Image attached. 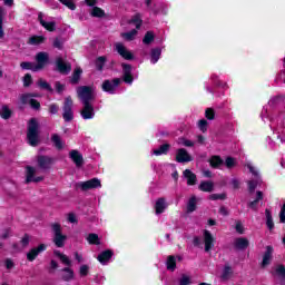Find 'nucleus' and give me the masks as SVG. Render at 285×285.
<instances>
[{
  "mask_svg": "<svg viewBox=\"0 0 285 285\" xmlns=\"http://www.w3.org/2000/svg\"><path fill=\"white\" fill-rule=\"evenodd\" d=\"M269 127L273 129L274 135H276L277 139H279L281 144H285V115L281 114L277 117L269 119Z\"/></svg>",
  "mask_w": 285,
  "mask_h": 285,
  "instance_id": "1",
  "label": "nucleus"
},
{
  "mask_svg": "<svg viewBox=\"0 0 285 285\" xmlns=\"http://www.w3.org/2000/svg\"><path fill=\"white\" fill-rule=\"evenodd\" d=\"M27 139L30 146L39 144V121L36 118H32L28 124Z\"/></svg>",
  "mask_w": 285,
  "mask_h": 285,
  "instance_id": "2",
  "label": "nucleus"
},
{
  "mask_svg": "<svg viewBox=\"0 0 285 285\" xmlns=\"http://www.w3.org/2000/svg\"><path fill=\"white\" fill-rule=\"evenodd\" d=\"M130 23H132L134 26H136V29H132L131 31L128 32H124L121 33L122 39H125V41H135V39H137V35L140 28H141V16L136 14L131 18Z\"/></svg>",
  "mask_w": 285,
  "mask_h": 285,
  "instance_id": "3",
  "label": "nucleus"
},
{
  "mask_svg": "<svg viewBox=\"0 0 285 285\" xmlns=\"http://www.w3.org/2000/svg\"><path fill=\"white\" fill-rule=\"evenodd\" d=\"M51 228L53 233V244H56L58 248H63V246H66V239H68V236L63 235L61 232V225L55 223L51 225Z\"/></svg>",
  "mask_w": 285,
  "mask_h": 285,
  "instance_id": "4",
  "label": "nucleus"
},
{
  "mask_svg": "<svg viewBox=\"0 0 285 285\" xmlns=\"http://www.w3.org/2000/svg\"><path fill=\"white\" fill-rule=\"evenodd\" d=\"M77 95L82 104H90L95 99V89L88 86L78 87Z\"/></svg>",
  "mask_w": 285,
  "mask_h": 285,
  "instance_id": "5",
  "label": "nucleus"
},
{
  "mask_svg": "<svg viewBox=\"0 0 285 285\" xmlns=\"http://www.w3.org/2000/svg\"><path fill=\"white\" fill-rule=\"evenodd\" d=\"M246 167L248 168L249 173L254 175V179L248 181V189L250 190V193H253V190L257 188V184H259V170H257L250 161L246 163Z\"/></svg>",
  "mask_w": 285,
  "mask_h": 285,
  "instance_id": "6",
  "label": "nucleus"
},
{
  "mask_svg": "<svg viewBox=\"0 0 285 285\" xmlns=\"http://www.w3.org/2000/svg\"><path fill=\"white\" fill-rule=\"evenodd\" d=\"M62 110H63L62 117L65 121H72V119H75V114L72 112V98L70 97L65 98Z\"/></svg>",
  "mask_w": 285,
  "mask_h": 285,
  "instance_id": "7",
  "label": "nucleus"
},
{
  "mask_svg": "<svg viewBox=\"0 0 285 285\" xmlns=\"http://www.w3.org/2000/svg\"><path fill=\"white\" fill-rule=\"evenodd\" d=\"M203 244L205 246V253H210L215 247V236L208 229L203 230Z\"/></svg>",
  "mask_w": 285,
  "mask_h": 285,
  "instance_id": "8",
  "label": "nucleus"
},
{
  "mask_svg": "<svg viewBox=\"0 0 285 285\" xmlns=\"http://www.w3.org/2000/svg\"><path fill=\"white\" fill-rule=\"evenodd\" d=\"M36 61L37 70H43L45 66H48L50 61V55L46 51H40L36 55Z\"/></svg>",
  "mask_w": 285,
  "mask_h": 285,
  "instance_id": "9",
  "label": "nucleus"
},
{
  "mask_svg": "<svg viewBox=\"0 0 285 285\" xmlns=\"http://www.w3.org/2000/svg\"><path fill=\"white\" fill-rule=\"evenodd\" d=\"M26 181L27 184L35 183L39 184V181H43V176H37V169L33 167L27 166L26 167Z\"/></svg>",
  "mask_w": 285,
  "mask_h": 285,
  "instance_id": "10",
  "label": "nucleus"
},
{
  "mask_svg": "<svg viewBox=\"0 0 285 285\" xmlns=\"http://www.w3.org/2000/svg\"><path fill=\"white\" fill-rule=\"evenodd\" d=\"M115 48L116 52H118V55H120L122 59H126L127 61H132V59H135V55H132V51L128 50V48H126L124 43L117 42L115 45Z\"/></svg>",
  "mask_w": 285,
  "mask_h": 285,
  "instance_id": "11",
  "label": "nucleus"
},
{
  "mask_svg": "<svg viewBox=\"0 0 285 285\" xmlns=\"http://www.w3.org/2000/svg\"><path fill=\"white\" fill-rule=\"evenodd\" d=\"M78 188H81V190H92L95 188H101V180H99V178H92L87 181H80L78 183Z\"/></svg>",
  "mask_w": 285,
  "mask_h": 285,
  "instance_id": "12",
  "label": "nucleus"
},
{
  "mask_svg": "<svg viewBox=\"0 0 285 285\" xmlns=\"http://www.w3.org/2000/svg\"><path fill=\"white\" fill-rule=\"evenodd\" d=\"M121 68H122V81H125V83H129V86L132 85V82L135 81V76L132 75V66L128 63H122Z\"/></svg>",
  "mask_w": 285,
  "mask_h": 285,
  "instance_id": "13",
  "label": "nucleus"
},
{
  "mask_svg": "<svg viewBox=\"0 0 285 285\" xmlns=\"http://www.w3.org/2000/svg\"><path fill=\"white\" fill-rule=\"evenodd\" d=\"M119 83H121V79L116 78L114 80H106L102 83V90L105 92H109V95H115V90H117V88H119Z\"/></svg>",
  "mask_w": 285,
  "mask_h": 285,
  "instance_id": "14",
  "label": "nucleus"
},
{
  "mask_svg": "<svg viewBox=\"0 0 285 285\" xmlns=\"http://www.w3.org/2000/svg\"><path fill=\"white\" fill-rule=\"evenodd\" d=\"M176 161L178 164H188L193 161V156L185 148H180L176 151Z\"/></svg>",
  "mask_w": 285,
  "mask_h": 285,
  "instance_id": "15",
  "label": "nucleus"
},
{
  "mask_svg": "<svg viewBox=\"0 0 285 285\" xmlns=\"http://www.w3.org/2000/svg\"><path fill=\"white\" fill-rule=\"evenodd\" d=\"M35 96L32 94H24L20 96V104H30L31 108L35 110H39L41 108V104L39 101L35 100Z\"/></svg>",
  "mask_w": 285,
  "mask_h": 285,
  "instance_id": "16",
  "label": "nucleus"
},
{
  "mask_svg": "<svg viewBox=\"0 0 285 285\" xmlns=\"http://www.w3.org/2000/svg\"><path fill=\"white\" fill-rule=\"evenodd\" d=\"M46 248H48L46 244H40L38 247L30 249V252L27 254V259L29 262H35V259L39 257L40 253H43Z\"/></svg>",
  "mask_w": 285,
  "mask_h": 285,
  "instance_id": "17",
  "label": "nucleus"
},
{
  "mask_svg": "<svg viewBox=\"0 0 285 285\" xmlns=\"http://www.w3.org/2000/svg\"><path fill=\"white\" fill-rule=\"evenodd\" d=\"M82 119H95V107L90 102L83 104V108L80 111Z\"/></svg>",
  "mask_w": 285,
  "mask_h": 285,
  "instance_id": "18",
  "label": "nucleus"
},
{
  "mask_svg": "<svg viewBox=\"0 0 285 285\" xmlns=\"http://www.w3.org/2000/svg\"><path fill=\"white\" fill-rule=\"evenodd\" d=\"M69 157L73 161L77 168H81V166H83V156L81 155V153H79V150L77 149L71 150L69 153Z\"/></svg>",
  "mask_w": 285,
  "mask_h": 285,
  "instance_id": "19",
  "label": "nucleus"
},
{
  "mask_svg": "<svg viewBox=\"0 0 285 285\" xmlns=\"http://www.w3.org/2000/svg\"><path fill=\"white\" fill-rule=\"evenodd\" d=\"M57 70L60 71L61 75H68L70 70H72V67L70 63L65 62L63 59L57 58L56 60Z\"/></svg>",
  "mask_w": 285,
  "mask_h": 285,
  "instance_id": "20",
  "label": "nucleus"
},
{
  "mask_svg": "<svg viewBox=\"0 0 285 285\" xmlns=\"http://www.w3.org/2000/svg\"><path fill=\"white\" fill-rule=\"evenodd\" d=\"M166 208H168V202H166V198H158L155 204L156 215H161L166 212Z\"/></svg>",
  "mask_w": 285,
  "mask_h": 285,
  "instance_id": "21",
  "label": "nucleus"
},
{
  "mask_svg": "<svg viewBox=\"0 0 285 285\" xmlns=\"http://www.w3.org/2000/svg\"><path fill=\"white\" fill-rule=\"evenodd\" d=\"M38 19H39L40 24L46 30H48L49 32H55V28H56L55 21H47L46 19H43V13H39Z\"/></svg>",
  "mask_w": 285,
  "mask_h": 285,
  "instance_id": "22",
  "label": "nucleus"
},
{
  "mask_svg": "<svg viewBox=\"0 0 285 285\" xmlns=\"http://www.w3.org/2000/svg\"><path fill=\"white\" fill-rule=\"evenodd\" d=\"M272 259H273V246H267L265 254L263 255V262H262L263 268H266V266L271 264Z\"/></svg>",
  "mask_w": 285,
  "mask_h": 285,
  "instance_id": "23",
  "label": "nucleus"
},
{
  "mask_svg": "<svg viewBox=\"0 0 285 285\" xmlns=\"http://www.w3.org/2000/svg\"><path fill=\"white\" fill-rule=\"evenodd\" d=\"M111 257H112V250L107 249V250L100 253V254L98 255L97 259H98V262H99L100 264H102L104 266H106V264H108V262H110Z\"/></svg>",
  "mask_w": 285,
  "mask_h": 285,
  "instance_id": "24",
  "label": "nucleus"
},
{
  "mask_svg": "<svg viewBox=\"0 0 285 285\" xmlns=\"http://www.w3.org/2000/svg\"><path fill=\"white\" fill-rule=\"evenodd\" d=\"M61 279H63V282H72V279H75V271H72V268L66 267L61 269Z\"/></svg>",
  "mask_w": 285,
  "mask_h": 285,
  "instance_id": "25",
  "label": "nucleus"
},
{
  "mask_svg": "<svg viewBox=\"0 0 285 285\" xmlns=\"http://www.w3.org/2000/svg\"><path fill=\"white\" fill-rule=\"evenodd\" d=\"M248 239L244 237L236 238L234 242V246L237 250H246V248H248Z\"/></svg>",
  "mask_w": 285,
  "mask_h": 285,
  "instance_id": "26",
  "label": "nucleus"
},
{
  "mask_svg": "<svg viewBox=\"0 0 285 285\" xmlns=\"http://www.w3.org/2000/svg\"><path fill=\"white\" fill-rule=\"evenodd\" d=\"M199 190L203 193H213V190H215V184L209 180L202 181L199 185Z\"/></svg>",
  "mask_w": 285,
  "mask_h": 285,
  "instance_id": "27",
  "label": "nucleus"
},
{
  "mask_svg": "<svg viewBox=\"0 0 285 285\" xmlns=\"http://www.w3.org/2000/svg\"><path fill=\"white\" fill-rule=\"evenodd\" d=\"M184 177L185 179H187L188 186H195V184H197V176L194 173H191L189 169H186L184 171Z\"/></svg>",
  "mask_w": 285,
  "mask_h": 285,
  "instance_id": "28",
  "label": "nucleus"
},
{
  "mask_svg": "<svg viewBox=\"0 0 285 285\" xmlns=\"http://www.w3.org/2000/svg\"><path fill=\"white\" fill-rule=\"evenodd\" d=\"M29 46H41V43H46L45 36H31L28 40Z\"/></svg>",
  "mask_w": 285,
  "mask_h": 285,
  "instance_id": "29",
  "label": "nucleus"
},
{
  "mask_svg": "<svg viewBox=\"0 0 285 285\" xmlns=\"http://www.w3.org/2000/svg\"><path fill=\"white\" fill-rule=\"evenodd\" d=\"M52 158L48 156H40L38 157V166L41 168H48L49 166H52Z\"/></svg>",
  "mask_w": 285,
  "mask_h": 285,
  "instance_id": "30",
  "label": "nucleus"
},
{
  "mask_svg": "<svg viewBox=\"0 0 285 285\" xmlns=\"http://www.w3.org/2000/svg\"><path fill=\"white\" fill-rule=\"evenodd\" d=\"M265 217H266V226L269 233H273V230L275 229V223L273 222V215L271 214L269 209L265 210Z\"/></svg>",
  "mask_w": 285,
  "mask_h": 285,
  "instance_id": "31",
  "label": "nucleus"
},
{
  "mask_svg": "<svg viewBox=\"0 0 285 285\" xmlns=\"http://www.w3.org/2000/svg\"><path fill=\"white\" fill-rule=\"evenodd\" d=\"M53 255H56V257H58L65 266H72V261H70V258L61 252L55 250Z\"/></svg>",
  "mask_w": 285,
  "mask_h": 285,
  "instance_id": "32",
  "label": "nucleus"
},
{
  "mask_svg": "<svg viewBox=\"0 0 285 285\" xmlns=\"http://www.w3.org/2000/svg\"><path fill=\"white\" fill-rule=\"evenodd\" d=\"M0 117L2 119H10L12 117V109L8 105L0 107Z\"/></svg>",
  "mask_w": 285,
  "mask_h": 285,
  "instance_id": "33",
  "label": "nucleus"
},
{
  "mask_svg": "<svg viewBox=\"0 0 285 285\" xmlns=\"http://www.w3.org/2000/svg\"><path fill=\"white\" fill-rule=\"evenodd\" d=\"M209 164L212 168H222V166H224V160L219 156H213L209 159Z\"/></svg>",
  "mask_w": 285,
  "mask_h": 285,
  "instance_id": "34",
  "label": "nucleus"
},
{
  "mask_svg": "<svg viewBox=\"0 0 285 285\" xmlns=\"http://www.w3.org/2000/svg\"><path fill=\"white\" fill-rule=\"evenodd\" d=\"M170 150V145L165 144L160 146L158 149H154L151 155H156V157H159L161 155H166Z\"/></svg>",
  "mask_w": 285,
  "mask_h": 285,
  "instance_id": "35",
  "label": "nucleus"
},
{
  "mask_svg": "<svg viewBox=\"0 0 285 285\" xmlns=\"http://www.w3.org/2000/svg\"><path fill=\"white\" fill-rule=\"evenodd\" d=\"M263 199H264V193L257 191L256 199L249 203V208H252L253 210H257V206L259 205V202H262Z\"/></svg>",
  "mask_w": 285,
  "mask_h": 285,
  "instance_id": "36",
  "label": "nucleus"
},
{
  "mask_svg": "<svg viewBox=\"0 0 285 285\" xmlns=\"http://www.w3.org/2000/svg\"><path fill=\"white\" fill-rule=\"evenodd\" d=\"M160 57H161V49H159V48L153 49L151 53H150V62L157 63V61H159Z\"/></svg>",
  "mask_w": 285,
  "mask_h": 285,
  "instance_id": "37",
  "label": "nucleus"
},
{
  "mask_svg": "<svg viewBox=\"0 0 285 285\" xmlns=\"http://www.w3.org/2000/svg\"><path fill=\"white\" fill-rule=\"evenodd\" d=\"M22 70H32V72H39L37 69V62H21Z\"/></svg>",
  "mask_w": 285,
  "mask_h": 285,
  "instance_id": "38",
  "label": "nucleus"
},
{
  "mask_svg": "<svg viewBox=\"0 0 285 285\" xmlns=\"http://www.w3.org/2000/svg\"><path fill=\"white\" fill-rule=\"evenodd\" d=\"M82 72H83V70H81V68H76L71 76V80H70L71 83H79V79H81Z\"/></svg>",
  "mask_w": 285,
  "mask_h": 285,
  "instance_id": "39",
  "label": "nucleus"
},
{
  "mask_svg": "<svg viewBox=\"0 0 285 285\" xmlns=\"http://www.w3.org/2000/svg\"><path fill=\"white\" fill-rule=\"evenodd\" d=\"M51 140L52 142L55 144L56 148H58V150H61L63 148V146H66L63 144V140H61V137L57 134H55L52 137H51Z\"/></svg>",
  "mask_w": 285,
  "mask_h": 285,
  "instance_id": "40",
  "label": "nucleus"
},
{
  "mask_svg": "<svg viewBox=\"0 0 285 285\" xmlns=\"http://www.w3.org/2000/svg\"><path fill=\"white\" fill-rule=\"evenodd\" d=\"M78 273L80 277H88V275H90V265H80Z\"/></svg>",
  "mask_w": 285,
  "mask_h": 285,
  "instance_id": "41",
  "label": "nucleus"
},
{
  "mask_svg": "<svg viewBox=\"0 0 285 285\" xmlns=\"http://www.w3.org/2000/svg\"><path fill=\"white\" fill-rule=\"evenodd\" d=\"M177 268V259L175 256H168L167 258V271H171V273Z\"/></svg>",
  "mask_w": 285,
  "mask_h": 285,
  "instance_id": "42",
  "label": "nucleus"
},
{
  "mask_svg": "<svg viewBox=\"0 0 285 285\" xmlns=\"http://www.w3.org/2000/svg\"><path fill=\"white\" fill-rule=\"evenodd\" d=\"M197 210V198L193 196L187 204V212L195 213Z\"/></svg>",
  "mask_w": 285,
  "mask_h": 285,
  "instance_id": "43",
  "label": "nucleus"
},
{
  "mask_svg": "<svg viewBox=\"0 0 285 285\" xmlns=\"http://www.w3.org/2000/svg\"><path fill=\"white\" fill-rule=\"evenodd\" d=\"M87 242L88 244H94L96 246H99V244H101V240L99 239V235L97 234H89L87 236Z\"/></svg>",
  "mask_w": 285,
  "mask_h": 285,
  "instance_id": "44",
  "label": "nucleus"
},
{
  "mask_svg": "<svg viewBox=\"0 0 285 285\" xmlns=\"http://www.w3.org/2000/svg\"><path fill=\"white\" fill-rule=\"evenodd\" d=\"M193 284V277L187 274H183L178 281V285H190Z\"/></svg>",
  "mask_w": 285,
  "mask_h": 285,
  "instance_id": "45",
  "label": "nucleus"
},
{
  "mask_svg": "<svg viewBox=\"0 0 285 285\" xmlns=\"http://www.w3.org/2000/svg\"><path fill=\"white\" fill-rule=\"evenodd\" d=\"M177 144L178 146H186L187 148H193V146H195L193 140H188L185 137L178 138Z\"/></svg>",
  "mask_w": 285,
  "mask_h": 285,
  "instance_id": "46",
  "label": "nucleus"
},
{
  "mask_svg": "<svg viewBox=\"0 0 285 285\" xmlns=\"http://www.w3.org/2000/svg\"><path fill=\"white\" fill-rule=\"evenodd\" d=\"M226 168H235V166H237V159L233 158V157H227L224 161Z\"/></svg>",
  "mask_w": 285,
  "mask_h": 285,
  "instance_id": "47",
  "label": "nucleus"
},
{
  "mask_svg": "<svg viewBox=\"0 0 285 285\" xmlns=\"http://www.w3.org/2000/svg\"><path fill=\"white\" fill-rule=\"evenodd\" d=\"M154 40H155V33H153L151 31H148L145 35V37L142 39V42L148 46V43H153Z\"/></svg>",
  "mask_w": 285,
  "mask_h": 285,
  "instance_id": "48",
  "label": "nucleus"
},
{
  "mask_svg": "<svg viewBox=\"0 0 285 285\" xmlns=\"http://www.w3.org/2000/svg\"><path fill=\"white\" fill-rule=\"evenodd\" d=\"M3 14H6V10L0 7V39H3Z\"/></svg>",
  "mask_w": 285,
  "mask_h": 285,
  "instance_id": "49",
  "label": "nucleus"
},
{
  "mask_svg": "<svg viewBox=\"0 0 285 285\" xmlns=\"http://www.w3.org/2000/svg\"><path fill=\"white\" fill-rule=\"evenodd\" d=\"M60 3H62V6H66L67 8H69V10H75L77 8V6L75 4V1L72 0H59Z\"/></svg>",
  "mask_w": 285,
  "mask_h": 285,
  "instance_id": "50",
  "label": "nucleus"
},
{
  "mask_svg": "<svg viewBox=\"0 0 285 285\" xmlns=\"http://www.w3.org/2000/svg\"><path fill=\"white\" fill-rule=\"evenodd\" d=\"M198 128L202 130V132H206V130H208V121L206 119L199 120Z\"/></svg>",
  "mask_w": 285,
  "mask_h": 285,
  "instance_id": "51",
  "label": "nucleus"
},
{
  "mask_svg": "<svg viewBox=\"0 0 285 285\" xmlns=\"http://www.w3.org/2000/svg\"><path fill=\"white\" fill-rule=\"evenodd\" d=\"M205 117H206V119H209L210 121H213V119H215V109L207 108L205 110Z\"/></svg>",
  "mask_w": 285,
  "mask_h": 285,
  "instance_id": "52",
  "label": "nucleus"
},
{
  "mask_svg": "<svg viewBox=\"0 0 285 285\" xmlns=\"http://www.w3.org/2000/svg\"><path fill=\"white\" fill-rule=\"evenodd\" d=\"M209 199L212 202H217V199L224 200L226 199V194H212L209 195Z\"/></svg>",
  "mask_w": 285,
  "mask_h": 285,
  "instance_id": "53",
  "label": "nucleus"
},
{
  "mask_svg": "<svg viewBox=\"0 0 285 285\" xmlns=\"http://www.w3.org/2000/svg\"><path fill=\"white\" fill-rule=\"evenodd\" d=\"M233 275V268L230 266H225L223 271V279H228Z\"/></svg>",
  "mask_w": 285,
  "mask_h": 285,
  "instance_id": "54",
  "label": "nucleus"
},
{
  "mask_svg": "<svg viewBox=\"0 0 285 285\" xmlns=\"http://www.w3.org/2000/svg\"><path fill=\"white\" fill-rule=\"evenodd\" d=\"M105 63H106V58H105V57H99V58L96 60V67H97V69H98V70H102Z\"/></svg>",
  "mask_w": 285,
  "mask_h": 285,
  "instance_id": "55",
  "label": "nucleus"
},
{
  "mask_svg": "<svg viewBox=\"0 0 285 285\" xmlns=\"http://www.w3.org/2000/svg\"><path fill=\"white\" fill-rule=\"evenodd\" d=\"M38 86H39L40 88H43L45 90H50V92H52V88H51L50 85H49L46 80H43V79H40V80L38 81Z\"/></svg>",
  "mask_w": 285,
  "mask_h": 285,
  "instance_id": "56",
  "label": "nucleus"
},
{
  "mask_svg": "<svg viewBox=\"0 0 285 285\" xmlns=\"http://www.w3.org/2000/svg\"><path fill=\"white\" fill-rule=\"evenodd\" d=\"M91 16L92 17H104V10H101V8L95 7L91 10Z\"/></svg>",
  "mask_w": 285,
  "mask_h": 285,
  "instance_id": "57",
  "label": "nucleus"
},
{
  "mask_svg": "<svg viewBox=\"0 0 285 285\" xmlns=\"http://www.w3.org/2000/svg\"><path fill=\"white\" fill-rule=\"evenodd\" d=\"M53 48H58V50H62L63 49V40L56 38L53 40Z\"/></svg>",
  "mask_w": 285,
  "mask_h": 285,
  "instance_id": "58",
  "label": "nucleus"
},
{
  "mask_svg": "<svg viewBox=\"0 0 285 285\" xmlns=\"http://www.w3.org/2000/svg\"><path fill=\"white\" fill-rule=\"evenodd\" d=\"M276 275H278V277H285V267L283 265L276 267Z\"/></svg>",
  "mask_w": 285,
  "mask_h": 285,
  "instance_id": "59",
  "label": "nucleus"
},
{
  "mask_svg": "<svg viewBox=\"0 0 285 285\" xmlns=\"http://www.w3.org/2000/svg\"><path fill=\"white\" fill-rule=\"evenodd\" d=\"M49 112H50L51 115H57V114L59 112V106H57V105H55V104L50 105V106H49Z\"/></svg>",
  "mask_w": 285,
  "mask_h": 285,
  "instance_id": "60",
  "label": "nucleus"
},
{
  "mask_svg": "<svg viewBox=\"0 0 285 285\" xmlns=\"http://www.w3.org/2000/svg\"><path fill=\"white\" fill-rule=\"evenodd\" d=\"M30 83H32V76H30V73H27L23 77V86H30Z\"/></svg>",
  "mask_w": 285,
  "mask_h": 285,
  "instance_id": "61",
  "label": "nucleus"
},
{
  "mask_svg": "<svg viewBox=\"0 0 285 285\" xmlns=\"http://www.w3.org/2000/svg\"><path fill=\"white\" fill-rule=\"evenodd\" d=\"M279 222L281 224H285V203L283 204V207L279 213Z\"/></svg>",
  "mask_w": 285,
  "mask_h": 285,
  "instance_id": "62",
  "label": "nucleus"
},
{
  "mask_svg": "<svg viewBox=\"0 0 285 285\" xmlns=\"http://www.w3.org/2000/svg\"><path fill=\"white\" fill-rule=\"evenodd\" d=\"M235 228H236V232L239 233V235H244L245 229H244V225L242 224V222H237Z\"/></svg>",
  "mask_w": 285,
  "mask_h": 285,
  "instance_id": "63",
  "label": "nucleus"
},
{
  "mask_svg": "<svg viewBox=\"0 0 285 285\" xmlns=\"http://www.w3.org/2000/svg\"><path fill=\"white\" fill-rule=\"evenodd\" d=\"M4 266H6V268H8V271H11V268L14 266V262L10 258H7L4 261Z\"/></svg>",
  "mask_w": 285,
  "mask_h": 285,
  "instance_id": "64",
  "label": "nucleus"
}]
</instances>
